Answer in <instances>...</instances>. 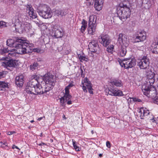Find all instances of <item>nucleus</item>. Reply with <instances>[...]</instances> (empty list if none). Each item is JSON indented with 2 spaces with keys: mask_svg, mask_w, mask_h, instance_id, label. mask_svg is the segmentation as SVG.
<instances>
[{
  "mask_svg": "<svg viewBox=\"0 0 158 158\" xmlns=\"http://www.w3.org/2000/svg\"><path fill=\"white\" fill-rule=\"evenodd\" d=\"M43 80L46 84L44 89H43L41 85L43 80L35 77L27 84L26 88V92L28 94L34 95L43 94L51 89L56 82V77L49 73L44 76Z\"/></svg>",
  "mask_w": 158,
  "mask_h": 158,
  "instance_id": "f257e3e1",
  "label": "nucleus"
},
{
  "mask_svg": "<svg viewBox=\"0 0 158 158\" xmlns=\"http://www.w3.org/2000/svg\"><path fill=\"white\" fill-rule=\"evenodd\" d=\"M27 19L26 15L22 14H19L13 18L12 23L14 24L15 30L19 33L27 32L31 29V25L25 21Z\"/></svg>",
  "mask_w": 158,
  "mask_h": 158,
  "instance_id": "f03ea898",
  "label": "nucleus"
},
{
  "mask_svg": "<svg viewBox=\"0 0 158 158\" xmlns=\"http://www.w3.org/2000/svg\"><path fill=\"white\" fill-rule=\"evenodd\" d=\"M120 7L121 9L118 10L117 14L119 19L123 21L130 16L131 6L128 1H124L120 4Z\"/></svg>",
  "mask_w": 158,
  "mask_h": 158,
  "instance_id": "7ed1b4c3",
  "label": "nucleus"
},
{
  "mask_svg": "<svg viewBox=\"0 0 158 158\" xmlns=\"http://www.w3.org/2000/svg\"><path fill=\"white\" fill-rule=\"evenodd\" d=\"M37 10L39 15L45 19L51 18L52 16L51 8L46 5L40 4L37 8Z\"/></svg>",
  "mask_w": 158,
  "mask_h": 158,
  "instance_id": "20e7f679",
  "label": "nucleus"
},
{
  "mask_svg": "<svg viewBox=\"0 0 158 158\" xmlns=\"http://www.w3.org/2000/svg\"><path fill=\"white\" fill-rule=\"evenodd\" d=\"M142 90L144 95L152 99L157 96L156 89L153 86L149 87L148 84H144L142 87Z\"/></svg>",
  "mask_w": 158,
  "mask_h": 158,
  "instance_id": "39448f33",
  "label": "nucleus"
},
{
  "mask_svg": "<svg viewBox=\"0 0 158 158\" xmlns=\"http://www.w3.org/2000/svg\"><path fill=\"white\" fill-rule=\"evenodd\" d=\"M25 40L19 38L17 37L15 42V47L16 52L17 54H22L26 53Z\"/></svg>",
  "mask_w": 158,
  "mask_h": 158,
  "instance_id": "423d86ee",
  "label": "nucleus"
},
{
  "mask_svg": "<svg viewBox=\"0 0 158 158\" xmlns=\"http://www.w3.org/2000/svg\"><path fill=\"white\" fill-rule=\"evenodd\" d=\"M120 65L126 69L131 68L134 67L135 64V60L134 59L126 58L119 61Z\"/></svg>",
  "mask_w": 158,
  "mask_h": 158,
  "instance_id": "0eeeda50",
  "label": "nucleus"
},
{
  "mask_svg": "<svg viewBox=\"0 0 158 158\" xmlns=\"http://www.w3.org/2000/svg\"><path fill=\"white\" fill-rule=\"evenodd\" d=\"M96 19L94 15H91L89 17L88 24V32L90 34L93 35L95 31Z\"/></svg>",
  "mask_w": 158,
  "mask_h": 158,
  "instance_id": "6e6552de",
  "label": "nucleus"
},
{
  "mask_svg": "<svg viewBox=\"0 0 158 158\" xmlns=\"http://www.w3.org/2000/svg\"><path fill=\"white\" fill-rule=\"evenodd\" d=\"M82 89L85 92H87V89L89 93L91 94H93V89L92 88V85L89 79L86 77L84 79L83 81H82Z\"/></svg>",
  "mask_w": 158,
  "mask_h": 158,
  "instance_id": "1a4fd4ad",
  "label": "nucleus"
},
{
  "mask_svg": "<svg viewBox=\"0 0 158 158\" xmlns=\"http://www.w3.org/2000/svg\"><path fill=\"white\" fill-rule=\"evenodd\" d=\"M7 57L2 58L1 60L4 61L2 62V66L9 69V68L10 67H15L18 64V61L15 60H7L6 59Z\"/></svg>",
  "mask_w": 158,
  "mask_h": 158,
  "instance_id": "9d476101",
  "label": "nucleus"
},
{
  "mask_svg": "<svg viewBox=\"0 0 158 158\" xmlns=\"http://www.w3.org/2000/svg\"><path fill=\"white\" fill-rule=\"evenodd\" d=\"M118 41L121 46L127 47L129 45V41L127 39V36L121 33L118 35Z\"/></svg>",
  "mask_w": 158,
  "mask_h": 158,
  "instance_id": "9b49d317",
  "label": "nucleus"
},
{
  "mask_svg": "<svg viewBox=\"0 0 158 158\" xmlns=\"http://www.w3.org/2000/svg\"><path fill=\"white\" fill-rule=\"evenodd\" d=\"M98 41L105 47H106L110 42L109 36L107 35L104 34H102L99 36Z\"/></svg>",
  "mask_w": 158,
  "mask_h": 158,
  "instance_id": "f8f14e48",
  "label": "nucleus"
},
{
  "mask_svg": "<svg viewBox=\"0 0 158 158\" xmlns=\"http://www.w3.org/2000/svg\"><path fill=\"white\" fill-rule=\"evenodd\" d=\"M149 60L146 56H143L138 62V65L141 69H145L149 67Z\"/></svg>",
  "mask_w": 158,
  "mask_h": 158,
  "instance_id": "ddd939ff",
  "label": "nucleus"
},
{
  "mask_svg": "<svg viewBox=\"0 0 158 158\" xmlns=\"http://www.w3.org/2000/svg\"><path fill=\"white\" fill-rule=\"evenodd\" d=\"M15 53H16L15 49H12L10 51L8 48H3L0 50V54L2 55L5 54L6 57L7 54L8 57L10 58L15 56Z\"/></svg>",
  "mask_w": 158,
  "mask_h": 158,
  "instance_id": "4468645a",
  "label": "nucleus"
},
{
  "mask_svg": "<svg viewBox=\"0 0 158 158\" xmlns=\"http://www.w3.org/2000/svg\"><path fill=\"white\" fill-rule=\"evenodd\" d=\"M108 94L111 95L116 96H121L123 95V92L120 90H118V89L112 87L108 88Z\"/></svg>",
  "mask_w": 158,
  "mask_h": 158,
  "instance_id": "2eb2a0df",
  "label": "nucleus"
},
{
  "mask_svg": "<svg viewBox=\"0 0 158 158\" xmlns=\"http://www.w3.org/2000/svg\"><path fill=\"white\" fill-rule=\"evenodd\" d=\"M89 1V2L91 4L94 2V7L96 10L99 11L101 10L103 3V0H87Z\"/></svg>",
  "mask_w": 158,
  "mask_h": 158,
  "instance_id": "dca6fc26",
  "label": "nucleus"
},
{
  "mask_svg": "<svg viewBox=\"0 0 158 158\" xmlns=\"http://www.w3.org/2000/svg\"><path fill=\"white\" fill-rule=\"evenodd\" d=\"M27 10L29 15L32 19H35L36 17V14L34 12V10L31 5H27L26 6Z\"/></svg>",
  "mask_w": 158,
  "mask_h": 158,
  "instance_id": "f3484780",
  "label": "nucleus"
},
{
  "mask_svg": "<svg viewBox=\"0 0 158 158\" xmlns=\"http://www.w3.org/2000/svg\"><path fill=\"white\" fill-rule=\"evenodd\" d=\"M146 34L144 31H141L138 33L136 40L137 42L143 41L146 40Z\"/></svg>",
  "mask_w": 158,
  "mask_h": 158,
  "instance_id": "a211bd4d",
  "label": "nucleus"
},
{
  "mask_svg": "<svg viewBox=\"0 0 158 158\" xmlns=\"http://www.w3.org/2000/svg\"><path fill=\"white\" fill-rule=\"evenodd\" d=\"M24 76L22 75L17 76L15 78V83L18 86L20 87L23 85L24 81Z\"/></svg>",
  "mask_w": 158,
  "mask_h": 158,
  "instance_id": "6ab92c4d",
  "label": "nucleus"
},
{
  "mask_svg": "<svg viewBox=\"0 0 158 158\" xmlns=\"http://www.w3.org/2000/svg\"><path fill=\"white\" fill-rule=\"evenodd\" d=\"M52 30V35L56 38H60L62 36L63 33L62 30L56 29L54 28Z\"/></svg>",
  "mask_w": 158,
  "mask_h": 158,
  "instance_id": "aec40b11",
  "label": "nucleus"
},
{
  "mask_svg": "<svg viewBox=\"0 0 158 158\" xmlns=\"http://www.w3.org/2000/svg\"><path fill=\"white\" fill-rule=\"evenodd\" d=\"M150 113L149 111L146 108H142L139 112V115H140L141 118H143V117L145 116H147Z\"/></svg>",
  "mask_w": 158,
  "mask_h": 158,
  "instance_id": "412c9836",
  "label": "nucleus"
},
{
  "mask_svg": "<svg viewBox=\"0 0 158 158\" xmlns=\"http://www.w3.org/2000/svg\"><path fill=\"white\" fill-rule=\"evenodd\" d=\"M55 14L59 17H62L67 14L66 10L64 9H58L55 10Z\"/></svg>",
  "mask_w": 158,
  "mask_h": 158,
  "instance_id": "4be33fe9",
  "label": "nucleus"
},
{
  "mask_svg": "<svg viewBox=\"0 0 158 158\" xmlns=\"http://www.w3.org/2000/svg\"><path fill=\"white\" fill-rule=\"evenodd\" d=\"M71 98V96L70 95H67L65 94L64 96L60 98V105L62 106L64 105V103L67 100H69Z\"/></svg>",
  "mask_w": 158,
  "mask_h": 158,
  "instance_id": "5701e85b",
  "label": "nucleus"
},
{
  "mask_svg": "<svg viewBox=\"0 0 158 158\" xmlns=\"http://www.w3.org/2000/svg\"><path fill=\"white\" fill-rule=\"evenodd\" d=\"M26 53L31 52L32 51L33 44H29L24 42Z\"/></svg>",
  "mask_w": 158,
  "mask_h": 158,
  "instance_id": "b1692460",
  "label": "nucleus"
},
{
  "mask_svg": "<svg viewBox=\"0 0 158 158\" xmlns=\"http://www.w3.org/2000/svg\"><path fill=\"white\" fill-rule=\"evenodd\" d=\"M149 74L151 75L150 77H149V79L148 80V83H149L150 84V86H149V87L150 86H153L152 85L153 84L155 81V80L153 78V77H155L154 73L152 72H150L149 73Z\"/></svg>",
  "mask_w": 158,
  "mask_h": 158,
  "instance_id": "393cba45",
  "label": "nucleus"
},
{
  "mask_svg": "<svg viewBox=\"0 0 158 158\" xmlns=\"http://www.w3.org/2000/svg\"><path fill=\"white\" fill-rule=\"evenodd\" d=\"M151 49H152V52L158 53V44L156 42L153 43L151 45Z\"/></svg>",
  "mask_w": 158,
  "mask_h": 158,
  "instance_id": "a878e982",
  "label": "nucleus"
},
{
  "mask_svg": "<svg viewBox=\"0 0 158 158\" xmlns=\"http://www.w3.org/2000/svg\"><path fill=\"white\" fill-rule=\"evenodd\" d=\"M17 37L15 38V42L14 40L12 39H8L7 41V45L10 47H15V42H16V39Z\"/></svg>",
  "mask_w": 158,
  "mask_h": 158,
  "instance_id": "bb28decb",
  "label": "nucleus"
},
{
  "mask_svg": "<svg viewBox=\"0 0 158 158\" xmlns=\"http://www.w3.org/2000/svg\"><path fill=\"white\" fill-rule=\"evenodd\" d=\"M96 44H98L95 40H93L90 42L88 45V48L89 50H93V48H94V47H95V45Z\"/></svg>",
  "mask_w": 158,
  "mask_h": 158,
  "instance_id": "cd10ccee",
  "label": "nucleus"
},
{
  "mask_svg": "<svg viewBox=\"0 0 158 158\" xmlns=\"http://www.w3.org/2000/svg\"><path fill=\"white\" fill-rule=\"evenodd\" d=\"M112 85H114L117 87H121L123 86V83L120 80H114L112 82Z\"/></svg>",
  "mask_w": 158,
  "mask_h": 158,
  "instance_id": "c85d7f7f",
  "label": "nucleus"
},
{
  "mask_svg": "<svg viewBox=\"0 0 158 158\" xmlns=\"http://www.w3.org/2000/svg\"><path fill=\"white\" fill-rule=\"evenodd\" d=\"M39 67V65L37 62H34L30 66V69L32 71L37 69Z\"/></svg>",
  "mask_w": 158,
  "mask_h": 158,
  "instance_id": "c756f323",
  "label": "nucleus"
},
{
  "mask_svg": "<svg viewBox=\"0 0 158 158\" xmlns=\"http://www.w3.org/2000/svg\"><path fill=\"white\" fill-rule=\"evenodd\" d=\"M93 50H90L92 52H95L97 54H98L100 51V48L98 44H96L95 47H94Z\"/></svg>",
  "mask_w": 158,
  "mask_h": 158,
  "instance_id": "7c9ffc66",
  "label": "nucleus"
},
{
  "mask_svg": "<svg viewBox=\"0 0 158 158\" xmlns=\"http://www.w3.org/2000/svg\"><path fill=\"white\" fill-rule=\"evenodd\" d=\"M126 47L123 46H122L121 50L119 52L120 55L122 57H123L125 56L127 52V51L126 50Z\"/></svg>",
  "mask_w": 158,
  "mask_h": 158,
  "instance_id": "2f4dec72",
  "label": "nucleus"
},
{
  "mask_svg": "<svg viewBox=\"0 0 158 158\" xmlns=\"http://www.w3.org/2000/svg\"><path fill=\"white\" fill-rule=\"evenodd\" d=\"M8 83L4 81H0V90H3L4 89L8 87Z\"/></svg>",
  "mask_w": 158,
  "mask_h": 158,
  "instance_id": "473e14b6",
  "label": "nucleus"
},
{
  "mask_svg": "<svg viewBox=\"0 0 158 158\" xmlns=\"http://www.w3.org/2000/svg\"><path fill=\"white\" fill-rule=\"evenodd\" d=\"M82 25L81 28V31L82 33H83L85 31L87 27V22L84 19H83L82 21Z\"/></svg>",
  "mask_w": 158,
  "mask_h": 158,
  "instance_id": "72a5a7b5",
  "label": "nucleus"
},
{
  "mask_svg": "<svg viewBox=\"0 0 158 158\" xmlns=\"http://www.w3.org/2000/svg\"><path fill=\"white\" fill-rule=\"evenodd\" d=\"M73 85H74L73 84L71 83L69 84L66 87L65 89V94L68 95H70L69 94V89L71 87H72Z\"/></svg>",
  "mask_w": 158,
  "mask_h": 158,
  "instance_id": "f704fd0d",
  "label": "nucleus"
},
{
  "mask_svg": "<svg viewBox=\"0 0 158 158\" xmlns=\"http://www.w3.org/2000/svg\"><path fill=\"white\" fill-rule=\"evenodd\" d=\"M78 57L80 61L82 62L84 61H88L89 60L88 58L84 56H81V55H78Z\"/></svg>",
  "mask_w": 158,
  "mask_h": 158,
  "instance_id": "c9c22d12",
  "label": "nucleus"
},
{
  "mask_svg": "<svg viewBox=\"0 0 158 158\" xmlns=\"http://www.w3.org/2000/svg\"><path fill=\"white\" fill-rule=\"evenodd\" d=\"M72 142L73 143V146L74 147L75 150L77 151H80V148L79 147L77 146L76 144V142L73 139H72Z\"/></svg>",
  "mask_w": 158,
  "mask_h": 158,
  "instance_id": "e433bc0d",
  "label": "nucleus"
},
{
  "mask_svg": "<svg viewBox=\"0 0 158 158\" xmlns=\"http://www.w3.org/2000/svg\"><path fill=\"white\" fill-rule=\"evenodd\" d=\"M114 48V46L113 45H111L109 46L107 48V51L109 52H111Z\"/></svg>",
  "mask_w": 158,
  "mask_h": 158,
  "instance_id": "4c0bfd02",
  "label": "nucleus"
},
{
  "mask_svg": "<svg viewBox=\"0 0 158 158\" xmlns=\"http://www.w3.org/2000/svg\"><path fill=\"white\" fill-rule=\"evenodd\" d=\"M130 99H132L135 102H142V101L141 99L136 98H130Z\"/></svg>",
  "mask_w": 158,
  "mask_h": 158,
  "instance_id": "58836bf2",
  "label": "nucleus"
},
{
  "mask_svg": "<svg viewBox=\"0 0 158 158\" xmlns=\"http://www.w3.org/2000/svg\"><path fill=\"white\" fill-rule=\"evenodd\" d=\"M6 73V72L3 71L0 72V78H1L2 77H4Z\"/></svg>",
  "mask_w": 158,
  "mask_h": 158,
  "instance_id": "ea45409f",
  "label": "nucleus"
},
{
  "mask_svg": "<svg viewBox=\"0 0 158 158\" xmlns=\"http://www.w3.org/2000/svg\"><path fill=\"white\" fill-rule=\"evenodd\" d=\"M3 27H6V22L0 21V28H1Z\"/></svg>",
  "mask_w": 158,
  "mask_h": 158,
  "instance_id": "a19ab883",
  "label": "nucleus"
},
{
  "mask_svg": "<svg viewBox=\"0 0 158 158\" xmlns=\"http://www.w3.org/2000/svg\"><path fill=\"white\" fill-rule=\"evenodd\" d=\"M34 51L35 52H36L37 53H41L43 52V50L39 48H35L33 49Z\"/></svg>",
  "mask_w": 158,
  "mask_h": 158,
  "instance_id": "79ce46f5",
  "label": "nucleus"
},
{
  "mask_svg": "<svg viewBox=\"0 0 158 158\" xmlns=\"http://www.w3.org/2000/svg\"><path fill=\"white\" fill-rule=\"evenodd\" d=\"M15 133V131H11L8 132L7 134L8 135H10Z\"/></svg>",
  "mask_w": 158,
  "mask_h": 158,
  "instance_id": "37998d69",
  "label": "nucleus"
},
{
  "mask_svg": "<svg viewBox=\"0 0 158 158\" xmlns=\"http://www.w3.org/2000/svg\"><path fill=\"white\" fill-rule=\"evenodd\" d=\"M106 146L109 148H110V144L109 141H107L106 142Z\"/></svg>",
  "mask_w": 158,
  "mask_h": 158,
  "instance_id": "c03bdc74",
  "label": "nucleus"
},
{
  "mask_svg": "<svg viewBox=\"0 0 158 158\" xmlns=\"http://www.w3.org/2000/svg\"><path fill=\"white\" fill-rule=\"evenodd\" d=\"M6 143H3L2 142H0V146L2 147H4L3 145H6Z\"/></svg>",
  "mask_w": 158,
  "mask_h": 158,
  "instance_id": "a18cd8bd",
  "label": "nucleus"
},
{
  "mask_svg": "<svg viewBox=\"0 0 158 158\" xmlns=\"http://www.w3.org/2000/svg\"><path fill=\"white\" fill-rule=\"evenodd\" d=\"M62 46H60V47H58L57 48V50L58 51H60L62 49Z\"/></svg>",
  "mask_w": 158,
  "mask_h": 158,
  "instance_id": "49530a36",
  "label": "nucleus"
},
{
  "mask_svg": "<svg viewBox=\"0 0 158 158\" xmlns=\"http://www.w3.org/2000/svg\"><path fill=\"white\" fill-rule=\"evenodd\" d=\"M15 148H16V149H19V150H20V149H19V148L18 147L16 146L15 145H13V147H12V148L13 149H14Z\"/></svg>",
  "mask_w": 158,
  "mask_h": 158,
  "instance_id": "de8ad7c7",
  "label": "nucleus"
},
{
  "mask_svg": "<svg viewBox=\"0 0 158 158\" xmlns=\"http://www.w3.org/2000/svg\"><path fill=\"white\" fill-rule=\"evenodd\" d=\"M68 102H67V104L68 105H70L72 104V102L71 100H68Z\"/></svg>",
  "mask_w": 158,
  "mask_h": 158,
  "instance_id": "09e8293b",
  "label": "nucleus"
},
{
  "mask_svg": "<svg viewBox=\"0 0 158 158\" xmlns=\"http://www.w3.org/2000/svg\"><path fill=\"white\" fill-rule=\"evenodd\" d=\"M40 146H44V145L45 146H46V145L45 143H42L39 144H38Z\"/></svg>",
  "mask_w": 158,
  "mask_h": 158,
  "instance_id": "8fccbe9b",
  "label": "nucleus"
},
{
  "mask_svg": "<svg viewBox=\"0 0 158 158\" xmlns=\"http://www.w3.org/2000/svg\"><path fill=\"white\" fill-rule=\"evenodd\" d=\"M155 78L157 79V81L158 82V74H156L155 75Z\"/></svg>",
  "mask_w": 158,
  "mask_h": 158,
  "instance_id": "3c124183",
  "label": "nucleus"
},
{
  "mask_svg": "<svg viewBox=\"0 0 158 158\" xmlns=\"http://www.w3.org/2000/svg\"><path fill=\"white\" fill-rule=\"evenodd\" d=\"M43 118H45V117L44 116L43 117H40L37 120L39 121H40V120H41V119H43Z\"/></svg>",
  "mask_w": 158,
  "mask_h": 158,
  "instance_id": "603ef678",
  "label": "nucleus"
},
{
  "mask_svg": "<svg viewBox=\"0 0 158 158\" xmlns=\"http://www.w3.org/2000/svg\"><path fill=\"white\" fill-rule=\"evenodd\" d=\"M156 44H158V36L156 38Z\"/></svg>",
  "mask_w": 158,
  "mask_h": 158,
  "instance_id": "864d4df0",
  "label": "nucleus"
},
{
  "mask_svg": "<svg viewBox=\"0 0 158 158\" xmlns=\"http://www.w3.org/2000/svg\"><path fill=\"white\" fill-rule=\"evenodd\" d=\"M150 120H152V122H156V120H155L154 118H151V119H150Z\"/></svg>",
  "mask_w": 158,
  "mask_h": 158,
  "instance_id": "5fc2aeb1",
  "label": "nucleus"
},
{
  "mask_svg": "<svg viewBox=\"0 0 158 158\" xmlns=\"http://www.w3.org/2000/svg\"><path fill=\"white\" fill-rule=\"evenodd\" d=\"M63 118L64 119H66V118L65 117V115L64 114L63 115Z\"/></svg>",
  "mask_w": 158,
  "mask_h": 158,
  "instance_id": "6e6d98bb",
  "label": "nucleus"
},
{
  "mask_svg": "<svg viewBox=\"0 0 158 158\" xmlns=\"http://www.w3.org/2000/svg\"><path fill=\"white\" fill-rule=\"evenodd\" d=\"M156 101L157 102H158V97H157L156 99Z\"/></svg>",
  "mask_w": 158,
  "mask_h": 158,
  "instance_id": "4d7b16f0",
  "label": "nucleus"
},
{
  "mask_svg": "<svg viewBox=\"0 0 158 158\" xmlns=\"http://www.w3.org/2000/svg\"><path fill=\"white\" fill-rule=\"evenodd\" d=\"M53 141L52 139H50V142L51 143Z\"/></svg>",
  "mask_w": 158,
  "mask_h": 158,
  "instance_id": "13d9d810",
  "label": "nucleus"
},
{
  "mask_svg": "<svg viewBox=\"0 0 158 158\" xmlns=\"http://www.w3.org/2000/svg\"><path fill=\"white\" fill-rule=\"evenodd\" d=\"M99 156L101 157L102 156V154H100Z\"/></svg>",
  "mask_w": 158,
  "mask_h": 158,
  "instance_id": "bf43d9fd",
  "label": "nucleus"
},
{
  "mask_svg": "<svg viewBox=\"0 0 158 158\" xmlns=\"http://www.w3.org/2000/svg\"><path fill=\"white\" fill-rule=\"evenodd\" d=\"M81 72L82 73H83V71H82V70H81ZM82 76H83V75L82 74V73H81V76H82V77H83Z\"/></svg>",
  "mask_w": 158,
  "mask_h": 158,
  "instance_id": "052dcab7",
  "label": "nucleus"
},
{
  "mask_svg": "<svg viewBox=\"0 0 158 158\" xmlns=\"http://www.w3.org/2000/svg\"><path fill=\"white\" fill-rule=\"evenodd\" d=\"M30 122L31 123H32L34 122V121L33 120H31Z\"/></svg>",
  "mask_w": 158,
  "mask_h": 158,
  "instance_id": "680f3d73",
  "label": "nucleus"
},
{
  "mask_svg": "<svg viewBox=\"0 0 158 158\" xmlns=\"http://www.w3.org/2000/svg\"><path fill=\"white\" fill-rule=\"evenodd\" d=\"M42 133H41L40 134V136L41 137L42 136Z\"/></svg>",
  "mask_w": 158,
  "mask_h": 158,
  "instance_id": "e2e57ef3",
  "label": "nucleus"
},
{
  "mask_svg": "<svg viewBox=\"0 0 158 158\" xmlns=\"http://www.w3.org/2000/svg\"><path fill=\"white\" fill-rule=\"evenodd\" d=\"M91 133H92V134H94V131H92Z\"/></svg>",
  "mask_w": 158,
  "mask_h": 158,
  "instance_id": "0e129e2a",
  "label": "nucleus"
}]
</instances>
